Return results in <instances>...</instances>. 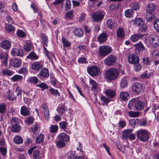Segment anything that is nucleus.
Wrapping results in <instances>:
<instances>
[{
    "mask_svg": "<svg viewBox=\"0 0 159 159\" xmlns=\"http://www.w3.org/2000/svg\"><path fill=\"white\" fill-rule=\"evenodd\" d=\"M132 131L133 130L131 129H127L123 131L122 135L123 138L126 139H128Z\"/></svg>",
    "mask_w": 159,
    "mask_h": 159,
    "instance_id": "5701e85b",
    "label": "nucleus"
},
{
    "mask_svg": "<svg viewBox=\"0 0 159 159\" xmlns=\"http://www.w3.org/2000/svg\"><path fill=\"white\" fill-rule=\"evenodd\" d=\"M107 34L102 32L98 37V39L100 43H104L105 42L107 38Z\"/></svg>",
    "mask_w": 159,
    "mask_h": 159,
    "instance_id": "f3484780",
    "label": "nucleus"
},
{
    "mask_svg": "<svg viewBox=\"0 0 159 159\" xmlns=\"http://www.w3.org/2000/svg\"><path fill=\"white\" fill-rule=\"evenodd\" d=\"M27 57L29 59L32 60H36L38 59V57L37 55H36L34 52H31L27 56Z\"/></svg>",
    "mask_w": 159,
    "mask_h": 159,
    "instance_id": "c03bdc74",
    "label": "nucleus"
},
{
    "mask_svg": "<svg viewBox=\"0 0 159 159\" xmlns=\"http://www.w3.org/2000/svg\"><path fill=\"white\" fill-rule=\"evenodd\" d=\"M59 140L64 142H68L70 140V137L66 134L62 133L60 134L58 136Z\"/></svg>",
    "mask_w": 159,
    "mask_h": 159,
    "instance_id": "2eb2a0df",
    "label": "nucleus"
},
{
    "mask_svg": "<svg viewBox=\"0 0 159 159\" xmlns=\"http://www.w3.org/2000/svg\"><path fill=\"white\" fill-rule=\"evenodd\" d=\"M66 11L70 9L71 7V3L70 0H66Z\"/></svg>",
    "mask_w": 159,
    "mask_h": 159,
    "instance_id": "69168bd1",
    "label": "nucleus"
},
{
    "mask_svg": "<svg viewBox=\"0 0 159 159\" xmlns=\"http://www.w3.org/2000/svg\"><path fill=\"white\" fill-rule=\"evenodd\" d=\"M11 46V44L10 42L7 40L2 41L1 43V47L5 49H7L9 48Z\"/></svg>",
    "mask_w": 159,
    "mask_h": 159,
    "instance_id": "b1692460",
    "label": "nucleus"
},
{
    "mask_svg": "<svg viewBox=\"0 0 159 159\" xmlns=\"http://www.w3.org/2000/svg\"><path fill=\"white\" fill-rule=\"evenodd\" d=\"M148 41L149 44L152 47L157 48L159 45L158 38L155 34L150 35L148 37Z\"/></svg>",
    "mask_w": 159,
    "mask_h": 159,
    "instance_id": "20e7f679",
    "label": "nucleus"
},
{
    "mask_svg": "<svg viewBox=\"0 0 159 159\" xmlns=\"http://www.w3.org/2000/svg\"><path fill=\"white\" fill-rule=\"evenodd\" d=\"M143 62L145 65H148L150 63V58L148 57L143 58Z\"/></svg>",
    "mask_w": 159,
    "mask_h": 159,
    "instance_id": "338daca9",
    "label": "nucleus"
},
{
    "mask_svg": "<svg viewBox=\"0 0 159 159\" xmlns=\"http://www.w3.org/2000/svg\"><path fill=\"white\" fill-rule=\"evenodd\" d=\"M56 145L58 147L61 148L65 146V143L64 142L59 140L57 142Z\"/></svg>",
    "mask_w": 159,
    "mask_h": 159,
    "instance_id": "5fc2aeb1",
    "label": "nucleus"
},
{
    "mask_svg": "<svg viewBox=\"0 0 159 159\" xmlns=\"http://www.w3.org/2000/svg\"><path fill=\"white\" fill-rule=\"evenodd\" d=\"M49 91L52 94L56 96H59L60 95V93L57 89H55L53 88H51L50 89Z\"/></svg>",
    "mask_w": 159,
    "mask_h": 159,
    "instance_id": "13d9d810",
    "label": "nucleus"
},
{
    "mask_svg": "<svg viewBox=\"0 0 159 159\" xmlns=\"http://www.w3.org/2000/svg\"><path fill=\"white\" fill-rule=\"evenodd\" d=\"M105 93L107 96L111 98H113L116 94V92L114 90L111 89L106 90Z\"/></svg>",
    "mask_w": 159,
    "mask_h": 159,
    "instance_id": "bb28decb",
    "label": "nucleus"
},
{
    "mask_svg": "<svg viewBox=\"0 0 159 159\" xmlns=\"http://www.w3.org/2000/svg\"><path fill=\"white\" fill-rule=\"evenodd\" d=\"M49 72L48 70L45 68H43L40 71L38 75V77L40 76L44 78H46L48 77Z\"/></svg>",
    "mask_w": 159,
    "mask_h": 159,
    "instance_id": "a211bd4d",
    "label": "nucleus"
},
{
    "mask_svg": "<svg viewBox=\"0 0 159 159\" xmlns=\"http://www.w3.org/2000/svg\"><path fill=\"white\" fill-rule=\"evenodd\" d=\"M29 81L32 83L34 84H37L38 81V80L37 78L36 77H30L28 79Z\"/></svg>",
    "mask_w": 159,
    "mask_h": 159,
    "instance_id": "a18cd8bd",
    "label": "nucleus"
},
{
    "mask_svg": "<svg viewBox=\"0 0 159 159\" xmlns=\"http://www.w3.org/2000/svg\"><path fill=\"white\" fill-rule=\"evenodd\" d=\"M138 121V119H131L129 121V123L131 126L134 127L135 126L136 123Z\"/></svg>",
    "mask_w": 159,
    "mask_h": 159,
    "instance_id": "8fccbe9b",
    "label": "nucleus"
},
{
    "mask_svg": "<svg viewBox=\"0 0 159 159\" xmlns=\"http://www.w3.org/2000/svg\"><path fill=\"white\" fill-rule=\"evenodd\" d=\"M133 23L135 25L139 26L143 23V21L141 18H136L133 21Z\"/></svg>",
    "mask_w": 159,
    "mask_h": 159,
    "instance_id": "f704fd0d",
    "label": "nucleus"
},
{
    "mask_svg": "<svg viewBox=\"0 0 159 159\" xmlns=\"http://www.w3.org/2000/svg\"><path fill=\"white\" fill-rule=\"evenodd\" d=\"M32 48V45L30 43H27L24 45V50L26 52H29L31 50Z\"/></svg>",
    "mask_w": 159,
    "mask_h": 159,
    "instance_id": "79ce46f5",
    "label": "nucleus"
},
{
    "mask_svg": "<svg viewBox=\"0 0 159 159\" xmlns=\"http://www.w3.org/2000/svg\"><path fill=\"white\" fill-rule=\"evenodd\" d=\"M0 59L3 61L1 62V67H2L3 64L6 66L7 65V54L6 52H3L0 54Z\"/></svg>",
    "mask_w": 159,
    "mask_h": 159,
    "instance_id": "4468645a",
    "label": "nucleus"
},
{
    "mask_svg": "<svg viewBox=\"0 0 159 159\" xmlns=\"http://www.w3.org/2000/svg\"><path fill=\"white\" fill-rule=\"evenodd\" d=\"M116 23L111 19H108L107 22V25L110 29H113L116 26Z\"/></svg>",
    "mask_w": 159,
    "mask_h": 159,
    "instance_id": "393cba45",
    "label": "nucleus"
},
{
    "mask_svg": "<svg viewBox=\"0 0 159 159\" xmlns=\"http://www.w3.org/2000/svg\"><path fill=\"white\" fill-rule=\"evenodd\" d=\"M144 35L140 33L134 34L131 36L130 39L132 42H135L138 41V40L142 38Z\"/></svg>",
    "mask_w": 159,
    "mask_h": 159,
    "instance_id": "dca6fc26",
    "label": "nucleus"
},
{
    "mask_svg": "<svg viewBox=\"0 0 159 159\" xmlns=\"http://www.w3.org/2000/svg\"><path fill=\"white\" fill-rule=\"evenodd\" d=\"M17 34L19 36L23 38L25 36V33L22 30H19L17 31Z\"/></svg>",
    "mask_w": 159,
    "mask_h": 159,
    "instance_id": "e2e57ef3",
    "label": "nucleus"
},
{
    "mask_svg": "<svg viewBox=\"0 0 159 159\" xmlns=\"http://www.w3.org/2000/svg\"><path fill=\"white\" fill-rule=\"evenodd\" d=\"M41 39L42 42L44 43L46 46L48 45V37L45 34H43L41 35Z\"/></svg>",
    "mask_w": 159,
    "mask_h": 159,
    "instance_id": "09e8293b",
    "label": "nucleus"
},
{
    "mask_svg": "<svg viewBox=\"0 0 159 159\" xmlns=\"http://www.w3.org/2000/svg\"><path fill=\"white\" fill-rule=\"evenodd\" d=\"M19 120L17 118L13 117L11 119V123L12 125H16L19 124Z\"/></svg>",
    "mask_w": 159,
    "mask_h": 159,
    "instance_id": "4d7b16f0",
    "label": "nucleus"
},
{
    "mask_svg": "<svg viewBox=\"0 0 159 159\" xmlns=\"http://www.w3.org/2000/svg\"><path fill=\"white\" fill-rule=\"evenodd\" d=\"M118 75L117 70L114 68L108 69L105 73V76L106 79L110 80H115Z\"/></svg>",
    "mask_w": 159,
    "mask_h": 159,
    "instance_id": "f03ea898",
    "label": "nucleus"
},
{
    "mask_svg": "<svg viewBox=\"0 0 159 159\" xmlns=\"http://www.w3.org/2000/svg\"><path fill=\"white\" fill-rule=\"evenodd\" d=\"M134 14L132 9H129L126 10L125 12V15L127 17H131Z\"/></svg>",
    "mask_w": 159,
    "mask_h": 159,
    "instance_id": "4c0bfd02",
    "label": "nucleus"
},
{
    "mask_svg": "<svg viewBox=\"0 0 159 159\" xmlns=\"http://www.w3.org/2000/svg\"><path fill=\"white\" fill-rule=\"evenodd\" d=\"M87 70L89 74L93 76L98 75L100 72L99 69L95 66H93L88 68Z\"/></svg>",
    "mask_w": 159,
    "mask_h": 159,
    "instance_id": "1a4fd4ad",
    "label": "nucleus"
},
{
    "mask_svg": "<svg viewBox=\"0 0 159 159\" xmlns=\"http://www.w3.org/2000/svg\"><path fill=\"white\" fill-rule=\"evenodd\" d=\"M128 61L130 64H135L138 63L139 61V57L134 54L129 55L128 57Z\"/></svg>",
    "mask_w": 159,
    "mask_h": 159,
    "instance_id": "9d476101",
    "label": "nucleus"
},
{
    "mask_svg": "<svg viewBox=\"0 0 159 159\" xmlns=\"http://www.w3.org/2000/svg\"><path fill=\"white\" fill-rule=\"evenodd\" d=\"M142 89V85L139 83H135L132 85V91L134 94H139L141 92Z\"/></svg>",
    "mask_w": 159,
    "mask_h": 159,
    "instance_id": "6e6552de",
    "label": "nucleus"
},
{
    "mask_svg": "<svg viewBox=\"0 0 159 159\" xmlns=\"http://www.w3.org/2000/svg\"><path fill=\"white\" fill-rule=\"evenodd\" d=\"M14 72L7 69H3L2 71V74L4 75L11 76L14 74Z\"/></svg>",
    "mask_w": 159,
    "mask_h": 159,
    "instance_id": "72a5a7b5",
    "label": "nucleus"
},
{
    "mask_svg": "<svg viewBox=\"0 0 159 159\" xmlns=\"http://www.w3.org/2000/svg\"><path fill=\"white\" fill-rule=\"evenodd\" d=\"M66 110V107L63 104L59 105L57 108V110L59 114L60 115H63Z\"/></svg>",
    "mask_w": 159,
    "mask_h": 159,
    "instance_id": "412c9836",
    "label": "nucleus"
},
{
    "mask_svg": "<svg viewBox=\"0 0 159 159\" xmlns=\"http://www.w3.org/2000/svg\"><path fill=\"white\" fill-rule=\"evenodd\" d=\"M14 142L17 144H21L23 143V139L19 135L16 136L13 139Z\"/></svg>",
    "mask_w": 159,
    "mask_h": 159,
    "instance_id": "2f4dec72",
    "label": "nucleus"
},
{
    "mask_svg": "<svg viewBox=\"0 0 159 159\" xmlns=\"http://www.w3.org/2000/svg\"><path fill=\"white\" fill-rule=\"evenodd\" d=\"M28 72V70L25 67H22L18 71V73L19 74H25Z\"/></svg>",
    "mask_w": 159,
    "mask_h": 159,
    "instance_id": "680f3d73",
    "label": "nucleus"
},
{
    "mask_svg": "<svg viewBox=\"0 0 159 159\" xmlns=\"http://www.w3.org/2000/svg\"><path fill=\"white\" fill-rule=\"evenodd\" d=\"M117 35L118 37L120 38L124 36V31L122 28H119L117 31Z\"/></svg>",
    "mask_w": 159,
    "mask_h": 159,
    "instance_id": "a19ab883",
    "label": "nucleus"
},
{
    "mask_svg": "<svg viewBox=\"0 0 159 159\" xmlns=\"http://www.w3.org/2000/svg\"><path fill=\"white\" fill-rule=\"evenodd\" d=\"M44 139V135L42 134H40L37 137L36 142L37 143H42Z\"/></svg>",
    "mask_w": 159,
    "mask_h": 159,
    "instance_id": "ea45409f",
    "label": "nucleus"
},
{
    "mask_svg": "<svg viewBox=\"0 0 159 159\" xmlns=\"http://www.w3.org/2000/svg\"><path fill=\"white\" fill-rule=\"evenodd\" d=\"M32 129L34 134L38 133L39 131L38 126L36 124H34L33 126L32 127Z\"/></svg>",
    "mask_w": 159,
    "mask_h": 159,
    "instance_id": "864d4df0",
    "label": "nucleus"
},
{
    "mask_svg": "<svg viewBox=\"0 0 159 159\" xmlns=\"http://www.w3.org/2000/svg\"><path fill=\"white\" fill-rule=\"evenodd\" d=\"M140 113L139 111H130L128 112V115L131 117H136L139 116Z\"/></svg>",
    "mask_w": 159,
    "mask_h": 159,
    "instance_id": "e433bc0d",
    "label": "nucleus"
},
{
    "mask_svg": "<svg viewBox=\"0 0 159 159\" xmlns=\"http://www.w3.org/2000/svg\"><path fill=\"white\" fill-rule=\"evenodd\" d=\"M62 42L63 44V46L65 48H67L70 46L71 43L64 38L62 39Z\"/></svg>",
    "mask_w": 159,
    "mask_h": 159,
    "instance_id": "c9c22d12",
    "label": "nucleus"
},
{
    "mask_svg": "<svg viewBox=\"0 0 159 159\" xmlns=\"http://www.w3.org/2000/svg\"><path fill=\"white\" fill-rule=\"evenodd\" d=\"M34 119L32 117H29L26 118L25 122L28 125H31L33 123Z\"/></svg>",
    "mask_w": 159,
    "mask_h": 159,
    "instance_id": "bf43d9fd",
    "label": "nucleus"
},
{
    "mask_svg": "<svg viewBox=\"0 0 159 159\" xmlns=\"http://www.w3.org/2000/svg\"><path fill=\"white\" fill-rule=\"evenodd\" d=\"M22 78L23 77L22 76L19 75H15L11 78V79L15 82L21 80Z\"/></svg>",
    "mask_w": 159,
    "mask_h": 159,
    "instance_id": "3c124183",
    "label": "nucleus"
},
{
    "mask_svg": "<svg viewBox=\"0 0 159 159\" xmlns=\"http://www.w3.org/2000/svg\"><path fill=\"white\" fill-rule=\"evenodd\" d=\"M6 110L5 105L2 104L0 105V113H3Z\"/></svg>",
    "mask_w": 159,
    "mask_h": 159,
    "instance_id": "774afa93",
    "label": "nucleus"
},
{
    "mask_svg": "<svg viewBox=\"0 0 159 159\" xmlns=\"http://www.w3.org/2000/svg\"><path fill=\"white\" fill-rule=\"evenodd\" d=\"M74 34L76 36L78 37H82L84 35L83 30L80 28H76L73 31Z\"/></svg>",
    "mask_w": 159,
    "mask_h": 159,
    "instance_id": "6ab92c4d",
    "label": "nucleus"
},
{
    "mask_svg": "<svg viewBox=\"0 0 159 159\" xmlns=\"http://www.w3.org/2000/svg\"><path fill=\"white\" fill-rule=\"evenodd\" d=\"M153 26L156 30L159 32V19L154 21L153 23Z\"/></svg>",
    "mask_w": 159,
    "mask_h": 159,
    "instance_id": "49530a36",
    "label": "nucleus"
},
{
    "mask_svg": "<svg viewBox=\"0 0 159 159\" xmlns=\"http://www.w3.org/2000/svg\"><path fill=\"white\" fill-rule=\"evenodd\" d=\"M129 95V94L128 93L123 92L120 94V97L122 100L126 101L128 100V97Z\"/></svg>",
    "mask_w": 159,
    "mask_h": 159,
    "instance_id": "c85d7f7f",
    "label": "nucleus"
},
{
    "mask_svg": "<svg viewBox=\"0 0 159 159\" xmlns=\"http://www.w3.org/2000/svg\"><path fill=\"white\" fill-rule=\"evenodd\" d=\"M33 156L34 159H39L40 158L39 151L38 150H35L33 153Z\"/></svg>",
    "mask_w": 159,
    "mask_h": 159,
    "instance_id": "6e6d98bb",
    "label": "nucleus"
},
{
    "mask_svg": "<svg viewBox=\"0 0 159 159\" xmlns=\"http://www.w3.org/2000/svg\"><path fill=\"white\" fill-rule=\"evenodd\" d=\"M155 17L152 14V13L148 12L146 15V19L147 21L149 22H151L153 20H154Z\"/></svg>",
    "mask_w": 159,
    "mask_h": 159,
    "instance_id": "cd10ccee",
    "label": "nucleus"
},
{
    "mask_svg": "<svg viewBox=\"0 0 159 159\" xmlns=\"http://www.w3.org/2000/svg\"><path fill=\"white\" fill-rule=\"evenodd\" d=\"M137 138L140 140L145 142L149 139V133L146 129H140L138 130L136 134Z\"/></svg>",
    "mask_w": 159,
    "mask_h": 159,
    "instance_id": "7ed1b4c3",
    "label": "nucleus"
},
{
    "mask_svg": "<svg viewBox=\"0 0 159 159\" xmlns=\"http://www.w3.org/2000/svg\"><path fill=\"white\" fill-rule=\"evenodd\" d=\"M134 46L135 47V52L138 54H140L142 53L145 48L143 44L141 43L136 44Z\"/></svg>",
    "mask_w": 159,
    "mask_h": 159,
    "instance_id": "9b49d317",
    "label": "nucleus"
},
{
    "mask_svg": "<svg viewBox=\"0 0 159 159\" xmlns=\"http://www.w3.org/2000/svg\"><path fill=\"white\" fill-rule=\"evenodd\" d=\"M20 113L22 115L26 116L29 115L30 112L29 110L25 106H23L21 107Z\"/></svg>",
    "mask_w": 159,
    "mask_h": 159,
    "instance_id": "a878e982",
    "label": "nucleus"
},
{
    "mask_svg": "<svg viewBox=\"0 0 159 159\" xmlns=\"http://www.w3.org/2000/svg\"><path fill=\"white\" fill-rule=\"evenodd\" d=\"M152 56L155 58H157L159 57V52L157 50H154L151 52Z\"/></svg>",
    "mask_w": 159,
    "mask_h": 159,
    "instance_id": "603ef678",
    "label": "nucleus"
},
{
    "mask_svg": "<svg viewBox=\"0 0 159 159\" xmlns=\"http://www.w3.org/2000/svg\"><path fill=\"white\" fill-rule=\"evenodd\" d=\"M20 127L19 124L12 125L11 127V130L12 132H18L20 130Z\"/></svg>",
    "mask_w": 159,
    "mask_h": 159,
    "instance_id": "58836bf2",
    "label": "nucleus"
},
{
    "mask_svg": "<svg viewBox=\"0 0 159 159\" xmlns=\"http://www.w3.org/2000/svg\"><path fill=\"white\" fill-rule=\"evenodd\" d=\"M0 152L3 156H5L7 152V148L3 147H0Z\"/></svg>",
    "mask_w": 159,
    "mask_h": 159,
    "instance_id": "0e129e2a",
    "label": "nucleus"
},
{
    "mask_svg": "<svg viewBox=\"0 0 159 159\" xmlns=\"http://www.w3.org/2000/svg\"><path fill=\"white\" fill-rule=\"evenodd\" d=\"M155 9V5L152 3H149L148 5L146 10L149 12L152 13L153 12Z\"/></svg>",
    "mask_w": 159,
    "mask_h": 159,
    "instance_id": "c756f323",
    "label": "nucleus"
},
{
    "mask_svg": "<svg viewBox=\"0 0 159 159\" xmlns=\"http://www.w3.org/2000/svg\"><path fill=\"white\" fill-rule=\"evenodd\" d=\"M130 7L132 9L135 11L138 10L140 7L139 3L137 2H132L131 4Z\"/></svg>",
    "mask_w": 159,
    "mask_h": 159,
    "instance_id": "37998d69",
    "label": "nucleus"
},
{
    "mask_svg": "<svg viewBox=\"0 0 159 159\" xmlns=\"http://www.w3.org/2000/svg\"><path fill=\"white\" fill-rule=\"evenodd\" d=\"M89 83L91 85V89L93 90H94L97 89L98 88V84L97 82L92 79H90Z\"/></svg>",
    "mask_w": 159,
    "mask_h": 159,
    "instance_id": "7c9ffc66",
    "label": "nucleus"
},
{
    "mask_svg": "<svg viewBox=\"0 0 159 159\" xmlns=\"http://www.w3.org/2000/svg\"><path fill=\"white\" fill-rule=\"evenodd\" d=\"M42 67V65L38 61L34 62L31 65V68L36 71H39Z\"/></svg>",
    "mask_w": 159,
    "mask_h": 159,
    "instance_id": "ddd939ff",
    "label": "nucleus"
},
{
    "mask_svg": "<svg viewBox=\"0 0 159 159\" xmlns=\"http://www.w3.org/2000/svg\"><path fill=\"white\" fill-rule=\"evenodd\" d=\"M20 60L16 58L12 59L10 61V64L14 67H18L20 65Z\"/></svg>",
    "mask_w": 159,
    "mask_h": 159,
    "instance_id": "aec40b11",
    "label": "nucleus"
},
{
    "mask_svg": "<svg viewBox=\"0 0 159 159\" xmlns=\"http://www.w3.org/2000/svg\"><path fill=\"white\" fill-rule=\"evenodd\" d=\"M117 60L115 56L111 55L108 56L104 60L105 64L108 66H111L114 65Z\"/></svg>",
    "mask_w": 159,
    "mask_h": 159,
    "instance_id": "0eeeda50",
    "label": "nucleus"
},
{
    "mask_svg": "<svg viewBox=\"0 0 159 159\" xmlns=\"http://www.w3.org/2000/svg\"><path fill=\"white\" fill-rule=\"evenodd\" d=\"M112 51L111 47L109 46H102L99 47V54L100 56H106L110 53Z\"/></svg>",
    "mask_w": 159,
    "mask_h": 159,
    "instance_id": "39448f33",
    "label": "nucleus"
},
{
    "mask_svg": "<svg viewBox=\"0 0 159 159\" xmlns=\"http://www.w3.org/2000/svg\"><path fill=\"white\" fill-rule=\"evenodd\" d=\"M104 16V14L101 11L93 13L92 14V18L94 21H101Z\"/></svg>",
    "mask_w": 159,
    "mask_h": 159,
    "instance_id": "423d86ee",
    "label": "nucleus"
},
{
    "mask_svg": "<svg viewBox=\"0 0 159 159\" xmlns=\"http://www.w3.org/2000/svg\"><path fill=\"white\" fill-rule=\"evenodd\" d=\"M5 28L8 32H12L15 31V27L10 25L7 24L5 26Z\"/></svg>",
    "mask_w": 159,
    "mask_h": 159,
    "instance_id": "de8ad7c7",
    "label": "nucleus"
},
{
    "mask_svg": "<svg viewBox=\"0 0 159 159\" xmlns=\"http://www.w3.org/2000/svg\"><path fill=\"white\" fill-rule=\"evenodd\" d=\"M11 53L14 56L21 57L23 55V51L21 49L13 48L11 51Z\"/></svg>",
    "mask_w": 159,
    "mask_h": 159,
    "instance_id": "f8f14e48",
    "label": "nucleus"
},
{
    "mask_svg": "<svg viewBox=\"0 0 159 159\" xmlns=\"http://www.w3.org/2000/svg\"><path fill=\"white\" fill-rule=\"evenodd\" d=\"M145 106L144 102L140 100L138 98L132 99L129 102L128 107L130 109L134 108L135 110L141 111Z\"/></svg>",
    "mask_w": 159,
    "mask_h": 159,
    "instance_id": "f257e3e1",
    "label": "nucleus"
},
{
    "mask_svg": "<svg viewBox=\"0 0 159 159\" xmlns=\"http://www.w3.org/2000/svg\"><path fill=\"white\" fill-rule=\"evenodd\" d=\"M43 110L44 115L46 120L48 121L49 118V111L47 106L46 105H43Z\"/></svg>",
    "mask_w": 159,
    "mask_h": 159,
    "instance_id": "4be33fe9",
    "label": "nucleus"
},
{
    "mask_svg": "<svg viewBox=\"0 0 159 159\" xmlns=\"http://www.w3.org/2000/svg\"><path fill=\"white\" fill-rule=\"evenodd\" d=\"M50 131L52 133H55L57 131L58 126L56 125H52L50 128Z\"/></svg>",
    "mask_w": 159,
    "mask_h": 159,
    "instance_id": "052dcab7",
    "label": "nucleus"
},
{
    "mask_svg": "<svg viewBox=\"0 0 159 159\" xmlns=\"http://www.w3.org/2000/svg\"><path fill=\"white\" fill-rule=\"evenodd\" d=\"M126 77H124L121 79L120 84L121 88H124L127 86L128 83L126 80Z\"/></svg>",
    "mask_w": 159,
    "mask_h": 159,
    "instance_id": "473e14b6",
    "label": "nucleus"
}]
</instances>
